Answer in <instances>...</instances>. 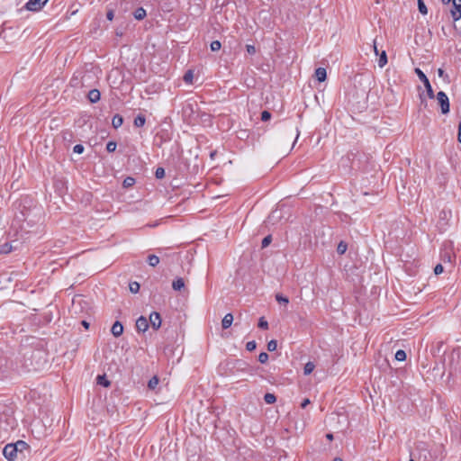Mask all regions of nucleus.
I'll return each instance as SVG.
<instances>
[{
    "label": "nucleus",
    "instance_id": "nucleus-1",
    "mask_svg": "<svg viewBox=\"0 0 461 461\" xmlns=\"http://www.w3.org/2000/svg\"><path fill=\"white\" fill-rule=\"evenodd\" d=\"M26 447L27 444L22 440L14 444H7L3 449V455L7 460L14 461L17 457L18 452L22 451Z\"/></svg>",
    "mask_w": 461,
    "mask_h": 461
},
{
    "label": "nucleus",
    "instance_id": "nucleus-2",
    "mask_svg": "<svg viewBox=\"0 0 461 461\" xmlns=\"http://www.w3.org/2000/svg\"><path fill=\"white\" fill-rule=\"evenodd\" d=\"M414 71H415L416 75L418 76V77L420 78V80L423 83L429 98L433 99L435 96L434 91L432 89V86H431L427 76L418 68H416Z\"/></svg>",
    "mask_w": 461,
    "mask_h": 461
},
{
    "label": "nucleus",
    "instance_id": "nucleus-3",
    "mask_svg": "<svg viewBox=\"0 0 461 461\" xmlns=\"http://www.w3.org/2000/svg\"><path fill=\"white\" fill-rule=\"evenodd\" d=\"M48 2L49 0H29L25 4L24 8L30 12H39Z\"/></svg>",
    "mask_w": 461,
    "mask_h": 461
},
{
    "label": "nucleus",
    "instance_id": "nucleus-4",
    "mask_svg": "<svg viewBox=\"0 0 461 461\" xmlns=\"http://www.w3.org/2000/svg\"><path fill=\"white\" fill-rule=\"evenodd\" d=\"M437 100L440 105L441 113L446 114L449 112V99L445 92L439 91L437 94Z\"/></svg>",
    "mask_w": 461,
    "mask_h": 461
},
{
    "label": "nucleus",
    "instance_id": "nucleus-5",
    "mask_svg": "<svg viewBox=\"0 0 461 461\" xmlns=\"http://www.w3.org/2000/svg\"><path fill=\"white\" fill-rule=\"evenodd\" d=\"M450 14L454 22L461 19V0H453Z\"/></svg>",
    "mask_w": 461,
    "mask_h": 461
},
{
    "label": "nucleus",
    "instance_id": "nucleus-6",
    "mask_svg": "<svg viewBox=\"0 0 461 461\" xmlns=\"http://www.w3.org/2000/svg\"><path fill=\"white\" fill-rule=\"evenodd\" d=\"M149 321L154 330H158L160 328L162 321L158 312H151Z\"/></svg>",
    "mask_w": 461,
    "mask_h": 461
},
{
    "label": "nucleus",
    "instance_id": "nucleus-7",
    "mask_svg": "<svg viewBox=\"0 0 461 461\" xmlns=\"http://www.w3.org/2000/svg\"><path fill=\"white\" fill-rule=\"evenodd\" d=\"M148 328L149 321L145 317L140 316V318L137 319L136 329L138 331L145 332L148 330Z\"/></svg>",
    "mask_w": 461,
    "mask_h": 461
},
{
    "label": "nucleus",
    "instance_id": "nucleus-8",
    "mask_svg": "<svg viewBox=\"0 0 461 461\" xmlns=\"http://www.w3.org/2000/svg\"><path fill=\"white\" fill-rule=\"evenodd\" d=\"M111 332L114 337H119L123 332V326L120 321H115L111 329Z\"/></svg>",
    "mask_w": 461,
    "mask_h": 461
},
{
    "label": "nucleus",
    "instance_id": "nucleus-9",
    "mask_svg": "<svg viewBox=\"0 0 461 461\" xmlns=\"http://www.w3.org/2000/svg\"><path fill=\"white\" fill-rule=\"evenodd\" d=\"M233 322V315L231 313H227L224 315L221 321V326L224 330L229 329Z\"/></svg>",
    "mask_w": 461,
    "mask_h": 461
},
{
    "label": "nucleus",
    "instance_id": "nucleus-10",
    "mask_svg": "<svg viewBox=\"0 0 461 461\" xmlns=\"http://www.w3.org/2000/svg\"><path fill=\"white\" fill-rule=\"evenodd\" d=\"M315 77L319 82H323L327 78V71L324 68H318L315 70Z\"/></svg>",
    "mask_w": 461,
    "mask_h": 461
},
{
    "label": "nucleus",
    "instance_id": "nucleus-11",
    "mask_svg": "<svg viewBox=\"0 0 461 461\" xmlns=\"http://www.w3.org/2000/svg\"><path fill=\"white\" fill-rule=\"evenodd\" d=\"M101 94L97 89H92L88 93V99L91 103L95 104L100 100Z\"/></svg>",
    "mask_w": 461,
    "mask_h": 461
},
{
    "label": "nucleus",
    "instance_id": "nucleus-12",
    "mask_svg": "<svg viewBox=\"0 0 461 461\" xmlns=\"http://www.w3.org/2000/svg\"><path fill=\"white\" fill-rule=\"evenodd\" d=\"M184 287H185V282H184V279L181 277L175 279L172 283V288L176 291H180Z\"/></svg>",
    "mask_w": 461,
    "mask_h": 461
},
{
    "label": "nucleus",
    "instance_id": "nucleus-13",
    "mask_svg": "<svg viewBox=\"0 0 461 461\" xmlns=\"http://www.w3.org/2000/svg\"><path fill=\"white\" fill-rule=\"evenodd\" d=\"M112 123H113V126L115 128V129H118L119 127H121L123 123V118L119 115V114H116L113 117V120H112Z\"/></svg>",
    "mask_w": 461,
    "mask_h": 461
},
{
    "label": "nucleus",
    "instance_id": "nucleus-14",
    "mask_svg": "<svg viewBox=\"0 0 461 461\" xmlns=\"http://www.w3.org/2000/svg\"><path fill=\"white\" fill-rule=\"evenodd\" d=\"M96 381H97V384L104 386V387H108L110 386V381L106 378L105 375H100L97 376L96 378Z\"/></svg>",
    "mask_w": 461,
    "mask_h": 461
},
{
    "label": "nucleus",
    "instance_id": "nucleus-15",
    "mask_svg": "<svg viewBox=\"0 0 461 461\" xmlns=\"http://www.w3.org/2000/svg\"><path fill=\"white\" fill-rule=\"evenodd\" d=\"M315 368V365L313 362H307L304 366V368H303V374L305 375H309L310 374L312 373V371L314 370Z\"/></svg>",
    "mask_w": 461,
    "mask_h": 461
},
{
    "label": "nucleus",
    "instance_id": "nucleus-16",
    "mask_svg": "<svg viewBox=\"0 0 461 461\" xmlns=\"http://www.w3.org/2000/svg\"><path fill=\"white\" fill-rule=\"evenodd\" d=\"M387 64V55L384 50H383L379 56L378 66L380 68H384Z\"/></svg>",
    "mask_w": 461,
    "mask_h": 461
},
{
    "label": "nucleus",
    "instance_id": "nucleus-17",
    "mask_svg": "<svg viewBox=\"0 0 461 461\" xmlns=\"http://www.w3.org/2000/svg\"><path fill=\"white\" fill-rule=\"evenodd\" d=\"M145 122H146V119L141 114L137 115L134 119V125L136 127H142V126H144Z\"/></svg>",
    "mask_w": 461,
    "mask_h": 461
},
{
    "label": "nucleus",
    "instance_id": "nucleus-18",
    "mask_svg": "<svg viewBox=\"0 0 461 461\" xmlns=\"http://www.w3.org/2000/svg\"><path fill=\"white\" fill-rule=\"evenodd\" d=\"M148 263L150 267H156L159 264V258L156 255H149L148 257Z\"/></svg>",
    "mask_w": 461,
    "mask_h": 461
},
{
    "label": "nucleus",
    "instance_id": "nucleus-19",
    "mask_svg": "<svg viewBox=\"0 0 461 461\" xmlns=\"http://www.w3.org/2000/svg\"><path fill=\"white\" fill-rule=\"evenodd\" d=\"M194 80V72L193 70H187L184 76V81L188 84L192 85Z\"/></svg>",
    "mask_w": 461,
    "mask_h": 461
},
{
    "label": "nucleus",
    "instance_id": "nucleus-20",
    "mask_svg": "<svg viewBox=\"0 0 461 461\" xmlns=\"http://www.w3.org/2000/svg\"><path fill=\"white\" fill-rule=\"evenodd\" d=\"M418 9L420 11V13L423 15L427 14H428V8L424 3L423 0H418Z\"/></svg>",
    "mask_w": 461,
    "mask_h": 461
},
{
    "label": "nucleus",
    "instance_id": "nucleus-21",
    "mask_svg": "<svg viewBox=\"0 0 461 461\" xmlns=\"http://www.w3.org/2000/svg\"><path fill=\"white\" fill-rule=\"evenodd\" d=\"M158 382H159V380H158V376L155 375L149 379V381L148 383V387L151 390H154L157 387V385L158 384Z\"/></svg>",
    "mask_w": 461,
    "mask_h": 461
},
{
    "label": "nucleus",
    "instance_id": "nucleus-22",
    "mask_svg": "<svg viewBox=\"0 0 461 461\" xmlns=\"http://www.w3.org/2000/svg\"><path fill=\"white\" fill-rule=\"evenodd\" d=\"M146 16V11L143 8H138L134 13V17L137 20H141Z\"/></svg>",
    "mask_w": 461,
    "mask_h": 461
},
{
    "label": "nucleus",
    "instance_id": "nucleus-23",
    "mask_svg": "<svg viewBox=\"0 0 461 461\" xmlns=\"http://www.w3.org/2000/svg\"><path fill=\"white\" fill-rule=\"evenodd\" d=\"M395 359L397 361H404L406 359V353L402 349H399L395 353Z\"/></svg>",
    "mask_w": 461,
    "mask_h": 461
},
{
    "label": "nucleus",
    "instance_id": "nucleus-24",
    "mask_svg": "<svg viewBox=\"0 0 461 461\" xmlns=\"http://www.w3.org/2000/svg\"><path fill=\"white\" fill-rule=\"evenodd\" d=\"M264 400L267 404H272L276 402V398L273 393H266L264 396Z\"/></svg>",
    "mask_w": 461,
    "mask_h": 461
},
{
    "label": "nucleus",
    "instance_id": "nucleus-25",
    "mask_svg": "<svg viewBox=\"0 0 461 461\" xmlns=\"http://www.w3.org/2000/svg\"><path fill=\"white\" fill-rule=\"evenodd\" d=\"M135 184V179L133 177L128 176L123 180V186L128 188L132 186Z\"/></svg>",
    "mask_w": 461,
    "mask_h": 461
},
{
    "label": "nucleus",
    "instance_id": "nucleus-26",
    "mask_svg": "<svg viewBox=\"0 0 461 461\" xmlns=\"http://www.w3.org/2000/svg\"><path fill=\"white\" fill-rule=\"evenodd\" d=\"M276 300L280 303H284V304H288L289 303V299L286 297V296H284L283 294H277L276 295Z\"/></svg>",
    "mask_w": 461,
    "mask_h": 461
},
{
    "label": "nucleus",
    "instance_id": "nucleus-27",
    "mask_svg": "<svg viewBox=\"0 0 461 461\" xmlns=\"http://www.w3.org/2000/svg\"><path fill=\"white\" fill-rule=\"evenodd\" d=\"M221 44L219 41H213L211 42L210 48L212 51H217L221 49Z\"/></svg>",
    "mask_w": 461,
    "mask_h": 461
},
{
    "label": "nucleus",
    "instance_id": "nucleus-28",
    "mask_svg": "<svg viewBox=\"0 0 461 461\" xmlns=\"http://www.w3.org/2000/svg\"><path fill=\"white\" fill-rule=\"evenodd\" d=\"M129 287L131 293L136 294L140 290V284L137 282H132L130 284Z\"/></svg>",
    "mask_w": 461,
    "mask_h": 461
},
{
    "label": "nucleus",
    "instance_id": "nucleus-29",
    "mask_svg": "<svg viewBox=\"0 0 461 461\" xmlns=\"http://www.w3.org/2000/svg\"><path fill=\"white\" fill-rule=\"evenodd\" d=\"M258 327L261 328V329H264V330H267L268 329V322L264 318V317H261L258 321Z\"/></svg>",
    "mask_w": 461,
    "mask_h": 461
},
{
    "label": "nucleus",
    "instance_id": "nucleus-30",
    "mask_svg": "<svg viewBox=\"0 0 461 461\" xmlns=\"http://www.w3.org/2000/svg\"><path fill=\"white\" fill-rule=\"evenodd\" d=\"M276 348H277V342H276V340L272 339V340L268 341V343H267V349L269 351H271V352L275 351Z\"/></svg>",
    "mask_w": 461,
    "mask_h": 461
},
{
    "label": "nucleus",
    "instance_id": "nucleus-31",
    "mask_svg": "<svg viewBox=\"0 0 461 461\" xmlns=\"http://www.w3.org/2000/svg\"><path fill=\"white\" fill-rule=\"evenodd\" d=\"M268 360V354L266 352H262L258 356V361L262 364L267 363Z\"/></svg>",
    "mask_w": 461,
    "mask_h": 461
},
{
    "label": "nucleus",
    "instance_id": "nucleus-32",
    "mask_svg": "<svg viewBox=\"0 0 461 461\" xmlns=\"http://www.w3.org/2000/svg\"><path fill=\"white\" fill-rule=\"evenodd\" d=\"M84 146L81 144H77L73 148V151L77 154H82L84 152Z\"/></svg>",
    "mask_w": 461,
    "mask_h": 461
},
{
    "label": "nucleus",
    "instance_id": "nucleus-33",
    "mask_svg": "<svg viewBox=\"0 0 461 461\" xmlns=\"http://www.w3.org/2000/svg\"><path fill=\"white\" fill-rule=\"evenodd\" d=\"M257 347V343L254 340L249 341L246 345V348L248 351H253Z\"/></svg>",
    "mask_w": 461,
    "mask_h": 461
},
{
    "label": "nucleus",
    "instance_id": "nucleus-34",
    "mask_svg": "<svg viewBox=\"0 0 461 461\" xmlns=\"http://www.w3.org/2000/svg\"><path fill=\"white\" fill-rule=\"evenodd\" d=\"M270 118H271V113H270L269 112H267V111H263V112L261 113V120H262L263 122H267V121H268Z\"/></svg>",
    "mask_w": 461,
    "mask_h": 461
},
{
    "label": "nucleus",
    "instance_id": "nucleus-35",
    "mask_svg": "<svg viewBox=\"0 0 461 461\" xmlns=\"http://www.w3.org/2000/svg\"><path fill=\"white\" fill-rule=\"evenodd\" d=\"M346 250H347V244H346V243H344V242H340V243L339 244V246H338V252H339V254H343V253H345V252H346Z\"/></svg>",
    "mask_w": 461,
    "mask_h": 461
},
{
    "label": "nucleus",
    "instance_id": "nucleus-36",
    "mask_svg": "<svg viewBox=\"0 0 461 461\" xmlns=\"http://www.w3.org/2000/svg\"><path fill=\"white\" fill-rule=\"evenodd\" d=\"M116 149V143L113 142V141H109L106 145V149L109 151V152H113Z\"/></svg>",
    "mask_w": 461,
    "mask_h": 461
},
{
    "label": "nucleus",
    "instance_id": "nucleus-37",
    "mask_svg": "<svg viewBox=\"0 0 461 461\" xmlns=\"http://www.w3.org/2000/svg\"><path fill=\"white\" fill-rule=\"evenodd\" d=\"M272 238L270 235L265 237L262 240V248L267 247L271 243Z\"/></svg>",
    "mask_w": 461,
    "mask_h": 461
},
{
    "label": "nucleus",
    "instance_id": "nucleus-38",
    "mask_svg": "<svg viewBox=\"0 0 461 461\" xmlns=\"http://www.w3.org/2000/svg\"><path fill=\"white\" fill-rule=\"evenodd\" d=\"M155 175H156V177H157V178H162V177H164V176H165V170H164V168H162V167H158V168H157Z\"/></svg>",
    "mask_w": 461,
    "mask_h": 461
},
{
    "label": "nucleus",
    "instance_id": "nucleus-39",
    "mask_svg": "<svg viewBox=\"0 0 461 461\" xmlns=\"http://www.w3.org/2000/svg\"><path fill=\"white\" fill-rule=\"evenodd\" d=\"M443 266L441 264H438L435 267H434V273L435 275H440L441 273H443Z\"/></svg>",
    "mask_w": 461,
    "mask_h": 461
},
{
    "label": "nucleus",
    "instance_id": "nucleus-40",
    "mask_svg": "<svg viewBox=\"0 0 461 461\" xmlns=\"http://www.w3.org/2000/svg\"><path fill=\"white\" fill-rule=\"evenodd\" d=\"M246 49H247L248 53L250 55H254L256 53V48L253 45L248 44L246 46Z\"/></svg>",
    "mask_w": 461,
    "mask_h": 461
},
{
    "label": "nucleus",
    "instance_id": "nucleus-41",
    "mask_svg": "<svg viewBox=\"0 0 461 461\" xmlns=\"http://www.w3.org/2000/svg\"><path fill=\"white\" fill-rule=\"evenodd\" d=\"M2 253H8L11 251V247L8 244H5L0 250Z\"/></svg>",
    "mask_w": 461,
    "mask_h": 461
},
{
    "label": "nucleus",
    "instance_id": "nucleus-42",
    "mask_svg": "<svg viewBox=\"0 0 461 461\" xmlns=\"http://www.w3.org/2000/svg\"><path fill=\"white\" fill-rule=\"evenodd\" d=\"M113 16H114V14H113V10H109L106 14V17L109 21H113Z\"/></svg>",
    "mask_w": 461,
    "mask_h": 461
},
{
    "label": "nucleus",
    "instance_id": "nucleus-43",
    "mask_svg": "<svg viewBox=\"0 0 461 461\" xmlns=\"http://www.w3.org/2000/svg\"><path fill=\"white\" fill-rule=\"evenodd\" d=\"M309 403H310V400L304 399L303 402H302L301 406H302V408H305Z\"/></svg>",
    "mask_w": 461,
    "mask_h": 461
},
{
    "label": "nucleus",
    "instance_id": "nucleus-44",
    "mask_svg": "<svg viewBox=\"0 0 461 461\" xmlns=\"http://www.w3.org/2000/svg\"><path fill=\"white\" fill-rule=\"evenodd\" d=\"M373 49H374V52H375V55H378V50H377V46H376V42H375V41H374Z\"/></svg>",
    "mask_w": 461,
    "mask_h": 461
},
{
    "label": "nucleus",
    "instance_id": "nucleus-45",
    "mask_svg": "<svg viewBox=\"0 0 461 461\" xmlns=\"http://www.w3.org/2000/svg\"><path fill=\"white\" fill-rule=\"evenodd\" d=\"M438 77H442L444 76V70L442 68H438Z\"/></svg>",
    "mask_w": 461,
    "mask_h": 461
},
{
    "label": "nucleus",
    "instance_id": "nucleus-46",
    "mask_svg": "<svg viewBox=\"0 0 461 461\" xmlns=\"http://www.w3.org/2000/svg\"><path fill=\"white\" fill-rule=\"evenodd\" d=\"M458 140L461 142V122L459 123V129H458Z\"/></svg>",
    "mask_w": 461,
    "mask_h": 461
},
{
    "label": "nucleus",
    "instance_id": "nucleus-47",
    "mask_svg": "<svg viewBox=\"0 0 461 461\" xmlns=\"http://www.w3.org/2000/svg\"><path fill=\"white\" fill-rule=\"evenodd\" d=\"M326 438L329 439V440H332L333 439V435L329 433L326 435Z\"/></svg>",
    "mask_w": 461,
    "mask_h": 461
},
{
    "label": "nucleus",
    "instance_id": "nucleus-48",
    "mask_svg": "<svg viewBox=\"0 0 461 461\" xmlns=\"http://www.w3.org/2000/svg\"><path fill=\"white\" fill-rule=\"evenodd\" d=\"M298 138H299V131H297V134H296V137H295V140H294V141L293 143L292 148L294 146V144H295L296 140H298Z\"/></svg>",
    "mask_w": 461,
    "mask_h": 461
},
{
    "label": "nucleus",
    "instance_id": "nucleus-49",
    "mask_svg": "<svg viewBox=\"0 0 461 461\" xmlns=\"http://www.w3.org/2000/svg\"><path fill=\"white\" fill-rule=\"evenodd\" d=\"M82 324L84 325V327H85V328H86V329L88 328V325H89V324H88V322H87V321H82Z\"/></svg>",
    "mask_w": 461,
    "mask_h": 461
},
{
    "label": "nucleus",
    "instance_id": "nucleus-50",
    "mask_svg": "<svg viewBox=\"0 0 461 461\" xmlns=\"http://www.w3.org/2000/svg\"><path fill=\"white\" fill-rule=\"evenodd\" d=\"M444 5L449 4L450 2L453 3V0H442Z\"/></svg>",
    "mask_w": 461,
    "mask_h": 461
},
{
    "label": "nucleus",
    "instance_id": "nucleus-51",
    "mask_svg": "<svg viewBox=\"0 0 461 461\" xmlns=\"http://www.w3.org/2000/svg\"><path fill=\"white\" fill-rule=\"evenodd\" d=\"M332 461H343V460L341 458H339V457H336Z\"/></svg>",
    "mask_w": 461,
    "mask_h": 461
},
{
    "label": "nucleus",
    "instance_id": "nucleus-52",
    "mask_svg": "<svg viewBox=\"0 0 461 461\" xmlns=\"http://www.w3.org/2000/svg\"><path fill=\"white\" fill-rule=\"evenodd\" d=\"M409 461H414L413 459H410Z\"/></svg>",
    "mask_w": 461,
    "mask_h": 461
}]
</instances>
